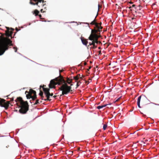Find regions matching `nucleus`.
Returning a JSON list of instances; mask_svg holds the SVG:
<instances>
[{"mask_svg": "<svg viewBox=\"0 0 159 159\" xmlns=\"http://www.w3.org/2000/svg\"><path fill=\"white\" fill-rule=\"evenodd\" d=\"M97 16H95L94 19L91 23L90 24L94 25H95L94 29L92 30L91 33L90 35H93L97 36V37L99 38L100 36L99 34H100V32L102 31V27L101 26L102 23H98L96 22V18Z\"/></svg>", "mask_w": 159, "mask_h": 159, "instance_id": "2", "label": "nucleus"}, {"mask_svg": "<svg viewBox=\"0 0 159 159\" xmlns=\"http://www.w3.org/2000/svg\"><path fill=\"white\" fill-rule=\"evenodd\" d=\"M13 99H14L13 98H11V101H13Z\"/></svg>", "mask_w": 159, "mask_h": 159, "instance_id": "35", "label": "nucleus"}, {"mask_svg": "<svg viewBox=\"0 0 159 159\" xmlns=\"http://www.w3.org/2000/svg\"><path fill=\"white\" fill-rule=\"evenodd\" d=\"M43 9H41V10H40V11L41 12H43Z\"/></svg>", "mask_w": 159, "mask_h": 159, "instance_id": "34", "label": "nucleus"}, {"mask_svg": "<svg viewBox=\"0 0 159 159\" xmlns=\"http://www.w3.org/2000/svg\"><path fill=\"white\" fill-rule=\"evenodd\" d=\"M101 43V42H100V41H98V43Z\"/></svg>", "mask_w": 159, "mask_h": 159, "instance_id": "38", "label": "nucleus"}, {"mask_svg": "<svg viewBox=\"0 0 159 159\" xmlns=\"http://www.w3.org/2000/svg\"><path fill=\"white\" fill-rule=\"evenodd\" d=\"M80 76L78 75V78Z\"/></svg>", "mask_w": 159, "mask_h": 159, "instance_id": "41", "label": "nucleus"}, {"mask_svg": "<svg viewBox=\"0 0 159 159\" xmlns=\"http://www.w3.org/2000/svg\"><path fill=\"white\" fill-rule=\"evenodd\" d=\"M107 105H108V104H107L104 105H103L99 106L97 107V108L98 109H100L101 108H103L104 107H106Z\"/></svg>", "mask_w": 159, "mask_h": 159, "instance_id": "16", "label": "nucleus"}, {"mask_svg": "<svg viewBox=\"0 0 159 159\" xmlns=\"http://www.w3.org/2000/svg\"><path fill=\"white\" fill-rule=\"evenodd\" d=\"M57 84L59 85L61 84L59 89L62 91V94L63 95L66 94L72 91L71 86L73 85V84L71 83L70 84V86H68L63 77L60 75V77L56 78L50 81L49 84V88L51 89L55 88V86Z\"/></svg>", "mask_w": 159, "mask_h": 159, "instance_id": "1", "label": "nucleus"}, {"mask_svg": "<svg viewBox=\"0 0 159 159\" xmlns=\"http://www.w3.org/2000/svg\"><path fill=\"white\" fill-rule=\"evenodd\" d=\"M13 48L15 50V52H16L17 51V48L16 47H14Z\"/></svg>", "mask_w": 159, "mask_h": 159, "instance_id": "27", "label": "nucleus"}, {"mask_svg": "<svg viewBox=\"0 0 159 159\" xmlns=\"http://www.w3.org/2000/svg\"><path fill=\"white\" fill-rule=\"evenodd\" d=\"M41 99L42 100H44V96H41Z\"/></svg>", "mask_w": 159, "mask_h": 159, "instance_id": "28", "label": "nucleus"}, {"mask_svg": "<svg viewBox=\"0 0 159 159\" xmlns=\"http://www.w3.org/2000/svg\"><path fill=\"white\" fill-rule=\"evenodd\" d=\"M140 99V101L142 103H144L147 100V98L144 95H142L139 96L138 99Z\"/></svg>", "mask_w": 159, "mask_h": 159, "instance_id": "8", "label": "nucleus"}, {"mask_svg": "<svg viewBox=\"0 0 159 159\" xmlns=\"http://www.w3.org/2000/svg\"><path fill=\"white\" fill-rule=\"evenodd\" d=\"M99 38L97 37V36L93 35H90L89 37V39L92 41L91 43H89V44L90 45H93V47H92L93 48L95 49L97 47V46L95 45V43L98 44V39Z\"/></svg>", "mask_w": 159, "mask_h": 159, "instance_id": "5", "label": "nucleus"}, {"mask_svg": "<svg viewBox=\"0 0 159 159\" xmlns=\"http://www.w3.org/2000/svg\"><path fill=\"white\" fill-rule=\"evenodd\" d=\"M26 97L27 99L32 98V100H34L37 98L36 92L32 89H30L29 91H26L25 92Z\"/></svg>", "mask_w": 159, "mask_h": 159, "instance_id": "4", "label": "nucleus"}, {"mask_svg": "<svg viewBox=\"0 0 159 159\" xmlns=\"http://www.w3.org/2000/svg\"><path fill=\"white\" fill-rule=\"evenodd\" d=\"M91 68V66H90V67H89V69H88V70H89V69H90Z\"/></svg>", "mask_w": 159, "mask_h": 159, "instance_id": "32", "label": "nucleus"}, {"mask_svg": "<svg viewBox=\"0 0 159 159\" xmlns=\"http://www.w3.org/2000/svg\"><path fill=\"white\" fill-rule=\"evenodd\" d=\"M84 65H86V64H87V63H86V62H84Z\"/></svg>", "mask_w": 159, "mask_h": 159, "instance_id": "31", "label": "nucleus"}, {"mask_svg": "<svg viewBox=\"0 0 159 159\" xmlns=\"http://www.w3.org/2000/svg\"><path fill=\"white\" fill-rule=\"evenodd\" d=\"M32 0H30V4H32V5H37L38 4V1H36L35 2H36L35 3H34V2H33L32 1Z\"/></svg>", "mask_w": 159, "mask_h": 159, "instance_id": "18", "label": "nucleus"}, {"mask_svg": "<svg viewBox=\"0 0 159 159\" xmlns=\"http://www.w3.org/2000/svg\"><path fill=\"white\" fill-rule=\"evenodd\" d=\"M66 80L65 81L66 83L67 84L68 83L69 84H70L72 83V80L68 78H66Z\"/></svg>", "mask_w": 159, "mask_h": 159, "instance_id": "13", "label": "nucleus"}, {"mask_svg": "<svg viewBox=\"0 0 159 159\" xmlns=\"http://www.w3.org/2000/svg\"><path fill=\"white\" fill-rule=\"evenodd\" d=\"M140 99H137V105L139 108H141L140 106Z\"/></svg>", "mask_w": 159, "mask_h": 159, "instance_id": "21", "label": "nucleus"}, {"mask_svg": "<svg viewBox=\"0 0 159 159\" xmlns=\"http://www.w3.org/2000/svg\"><path fill=\"white\" fill-rule=\"evenodd\" d=\"M10 102L7 101L4 99L0 98V106L4 107L6 109H7L9 107Z\"/></svg>", "mask_w": 159, "mask_h": 159, "instance_id": "7", "label": "nucleus"}, {"mask_svg": "<svg viewBox=\"0 0 159 159\" xmlns=\"http://www.w3.org/2000/svg\"><path fill=\"white\" fill-rule=\"evenodd\" d=\"M56 97H57V96L55 95V96H53V97L55 98Z\"/></svg>", "mask_w": 159, "mask_h": 159, "instance_id": "33", "label": "nucleus"}, {"mask_svg": "<svg viewBox=\"0 0 159 159\" xmlns=\"http://www.w3.org/2000/svg\"><path fill=\"white\" fill-rule=\"evenodd\" d=\"M12 42V41L10 39H7L6 43L4 44L3 47L1 48V55L3 54L5 51L8 49L9 46H13Z\"/></svg>", "mask_w": 159, "mask_h": 159, "instance_id": "6", "label": "nucleus"}, {"mask_svg": "<svg viewBox=\"0 0 159 159\" xmlns=\"http://www.w3.org/2000/svg\"><path fill=\"white\" fill-rule=\"evenodd\" d=\"M39 94L40 96H43V92L40 90V92Z\"/></svg>", "mask_w": 159, "mask_h": 159, "instance_id": "22", "label": "nucleus"}, {"mask_svg": "<svg viewBox=\"0 0 159 159\" xmlns=\"http://www.w3.org/2000/svg\"><path fill=\"white\" fill-rule=\"evenodd\" d=\"M16 30L17 31H18L19 30H18L17 29V28H16Z\"/></svg>", "mask_w": 159, "mask_h": 159, "instance_id": "36", "label": "nucleus"}, {"mask_svg": "<svg viewBox=\"0 0 159 159\" xmlns=\"http://www.w3.org/2000/svg\"><path fill=\"white\" fill-rule=\"evenodd\" d=\"M45 95L47 97V98L45 99H44V100H45V101H50L51 100V99H50V93L49 94H46Z\"/></svg>", "mask_w": 159, "mask_h": 159, "instance_id": "14", "label": "nucleus"}, {"mask_svg": "<svg viewBox=\"0 0 159 159\" xmlns=\"http://www.w3.org/2000/svg\"><path fill=\"white\" fill-rule=\"evenodd\" d=\"M86 82H87V83H88V84H89V82H87V81H86Z\"/></svg>", "mask_w": 159, "mask_h": 159, "instance_id": "40", "label": "nucleus"}, {"mask_svg": "<svg viewBox=\"0 0 159 159\" xmlns=\"http://www.w3.org/2000/svg\"><path fill=\"white\" fill-rule=\"evenodd\" d=\"M142 8V7L140 5L136 6V7H135V9L136 10L135 11H140Z\"/></svg>", "mask_w": 159, "mask_h": 159, "instance_id": "15", "label": "nucleus"}, {"mask_svg": "<svg viewBox=\"0 0 159 159\" xmlns=\"http://www.w3.org/2000/svg\"><path fill=\"white\" fill-rule=\"evenodd\" d=\"M39 15V16L40 18L42 16L40 14V15Z\"/></svg>", "mask_w": 159, "mask_h": 159, "instance_id": "30", "label": "nucleus"}, {"mask_svg": "<svg viewBox=\"0 0 159 159\" xmlns=\"http://www.w3.org/2000/svg\"><path fill=\"white\" fill-rule=\"evenodd\" d=\"M101 48V47H99L98 48L99 49H100Z\"/></svg>", "mask_w": 159, "mask_h": 159, "instance_id": "39", "label": "nucleus"}, {"mask_svg": "<svg viewBox=\"0 0 159 159\" xmlns=\"http://www.w3.org/2000/svg\"><path fill=\"white\" fill-rule=\"evenodd\" d=\"M46 85H43V86L40 85V89L41 88H42L43 91L44 92L45 95L50 93L49 89L47 88H45V87H46Z\"/></svg>", "mask_w": 159, "mask_h": 159, "instance_id": "9", "label": "nucleus"}, {"mask_svg": "<svg viewBox=\"0 0 159 159\" xmlns=\"http://www.w3.org/2000/svg\"><path fill=\"white\" fill-rule=\"evenodd\" d=\"M78 75L80 76V75L79 74H78L76 76H74L73 77L74 79L76 80V81L78 80L79 79Z\"/></svg>", "mask_w": 159, "mask_h": 159, "instance_id": "20", "label": "nucleus"}, {"mask_svg": "<svg viewBox=\"0 0 159 159\" xmlns=\"http://www.w3.org/2000/svg\"><path fill=\"white\" fill-rule=\"evenodd\" d=\"M81 39L82 43L86 46H87V44L88 43V42L87 40L84 39V37H81Z\"/></svg>", "mask_w": 159, "mask_h": 159, "instance_id": "12", "label": "nucleus"}, {"mask_svg": "<svg viewBox=\"0 0 159 159\" xmlns=\"http://www.w3.org/2000/svg\"><path fill=\"white\" fill-rule=\"evenodd\" d=\"M98 8H99L100 7V5L99 4L98 5Z\"/></svg>", "mask_w": 159, "mask_h": 159, "instance_id": "37", "label": "nucleus"}, {"mask_svg": "<svg viewBox=\"0 0 159 159\" xmlns=\"http://www.w3.org/2000/svg\"><path fill=\"white\" fill-rule=\"evenodd\" d=\"M107 127V125H106V124H104L103 125V129L104 130H106Z\"/></svg>", "mask_w": 159, "mask_h": 159, "instance_id": "24", "label": "nucleus"}, {"mask_svg": "<svg viewBox=\"0 0 159 159\" xmlns=\"http://www.w3.org/2000/svg\"><path fill=\"white\" fill-rule=\"evenodd\" d=\"M53 93H50V96H53Z\"/></svg>", "mask_w": 159, "mask_h": 159, "instance_id": "29", "label": "nucleus"}, {"mask_svg": "<svg viewBox=\"0 0 159 159\" xmlns=\"http://www.w3.org/2000/svg\"><path fill=\"white\" fill-rule=\"evenodd\" d=\"M15 101L16 102H20L21 105L19 111L22 114H25L29 110V105L28 102L27 101L24 102L21 98L18 97Z\"/></svg>", "mask_w": 159, "mask_h": 159, "instance_id": "3", "label": "nucleus"}, {"mask_svg": "<svg viewBox=\"0 0 159 159\" xmlns=\"http://www.w3.org/2000/svg\"><path fill=\"white\" fill-rule=\"evenodd\" d=\"M7 30L6 31V35L7 36H11L12 33V31H9L10 29L9 27H7Z\"/></svg>", "mask_w": 159, "mask_h": 159, "instance_id": "11", "label": "nucleus"}, {"mask_svg": "<svg viewBox=\"0 0 159 159\" xmlns=\"http://www.w3.org/2000/svg\"><path fill=\"white\" fill-rule=\"evenodd\" d=\"M42 102L41 101H40L39 99H37L36 100V102L34 104V105H37L38 104L40 103H41Z\"/></svg>", "mask_w": 159, "mask_h": 159, "instance_id": "19", "label": "nucleus"}, {"mask_svg": "<svg viewBox=\"0 0 159 159\" xmlns=\"http://www.w3.org/2000/svg\"><path fill=\"white\" fill-rule=\"evenodd\" d=\"M134 15H135L136 16H139L141 17L143 16V14L142 12L140 11H135Z\"/></svg>", "mask_w": 159, "mask_h": 159, "instance_id": "10", "label": "nucleus"}, {"mask_svg": "<svg viewBox=\"0 0 159 159\" xmlns=\"http://www.w3.org/2000/svg\"><path fill=\"white\" fill-rule=\"evenodd\" d=\"M135 7H136V6H135V5H132V6H131V7H129V8H130H130H131V10H133V8L134 7V8H135Z\"/></svg>", "mask_w": 159, "mask_h": 159, "instance_id": "23", "label": "nucleus"}, {"mask_svg": "<svg viewBox=\"0 0 159 159\" xmlns=\"http://www.w3.org/2000/svg\"><path fill=\"white\" fill-rule=\"evenodd\" d=\"M101 52V51H99V53H100Z\"/></svg>", "mask_w": 159, "mask_h": 159, "instance_id": "43", "label": "nucleus"}, {"mask_svg": "<svg viewBox=\"0 0 159 159\" xmlns=\"http://www.w3.org/2000/svg\"><path fill=\"white\" fill-rule=\"evenodd\" d=\"M39 13V11L38 10L36 9L34 11V14H35L36 16H38Z\"/></svg>", "mask_w": 159, "mask_h": 159, "instance_id": "17", "label": "nucleus"}, {"mask_svg": "<svg viewBox=\"0 0 159 159\" xmlns=\"http://www.w3.org/2000/svg\"><path fill=\"white\" fill-rule=\"evenodd\" d=\"M63 70H59V73H60L59 76L58 77H57V78L60 77V75H61V72H63Z\"/></svg>", "mask_w": 159, "mask_h": 159, "instance_id": "26", "label": "nucleus"}, {"mask_svg": "<svg viewBox=\"0 0 159 159\" xmlns=\"http://www.w3.org/2000/svg\"><path fill=\"white\" fill-rule=\"evenodd\" d=\"M81 82L80 81H78L77 83L76 84V88L78 87L79 86V84H81Z\"/></svg>", "mask_w": 159, "mask_h": 159, "instance_id": "25", "label": "nucleus"}, {"mask_svg": "<svg viewBox=\"0 0 159 159\" xmlns=\"http://www.w3.org/2000/svg\"><path fill=\"white\" fill-rule=\"evenodd\" d=\"M6 148H8V147H7V146H6Z\"/></svg>", "mask_w": 159, "mask_h": 159, "instance_id": "42", "label": "nucleus"}]
</instances>
